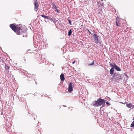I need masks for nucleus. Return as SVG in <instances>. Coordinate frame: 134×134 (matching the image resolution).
<instances>
[{
  "label": "nucleus",
  "mask_w": 134,
  "mask_h": 134,
  "mask_svg": "<svg viewBox=\"0 0 134 134\" xmlns=\"http://www.w3.org/2000/svg\"><path fill=\"white\" fill-rule=\"evenodd\" d=\"M10 27L18 35H20L26 31L25 27L20 25H16V24H10Z\"/></svg>",
  "instance_id": "nucleus-1"
},
{
  "label": "nucleus",
  "mask_w": 134,
  "mask_h": 134,
  "mask_svg": "<svg viewBox=\"0 0 134 134\" xmlns=\"http://www.w3.org/2000/svg\"><path fill=\"white\" fill-rule=\"evenodd\" d=\"M106 100L100 98L98 99L96 101L93 102V105L94 107H99L102 105V107L105 106V103L106 102Z\"/></svg>",
  "instance_id": "nucleus-2"
},
{
  "label": "nucleus",
  "mask_w": 134,
  "mask_h": 134,
  "mask_svg": "<svg viewBox=\"0 0 134 134\" xmlns=\"http://www.w3.org/2000/svg\"><path fill=\"white\" fill-rule=\"evenodd\" d=\"M98 6L99 7V8H105L103 4V2L102 0L100 1H99L98 2Z\"/></svg>",
  "instance_id": "nucleus-3"
},
{
  "label": "nucleus",
  "mask_w": 134,
  "mask_h": 134,
  "mask_svg": "<svg viewBox=\"0 0 134 134\" xmlns=\"http://www.w3.org/2000/svg\"><path fill=\"white\" fill-rule=\"evenodd\" d=\"M121 79V75L120 74H118L116 75V77L114 79V82H116L119 80Z\"/></svg>",
  "instance_id": "nucleus-4"
},
{
  "label": "nucleus",
  "mask_w": 134,
  "mask_h": 134,
  "mask_svg": "<svg viewBox=\"0 0 134 134\" xmlns=\"http://www.w3.org/2000/svg\"><path fill=\"white\" fill-rule=\"evenodd\" d=\"M93 37L94 42L96 43H97L98 42V36L96 34H94Z\"/></svg>",
  "instance_id": "nucleus-5"
},
{
  "label": "nucleus",
  "mask_w": 134,
  "mask_h": 134,
  "mask_svg": "<svg viewBox=\"0 0 134 134\" xmlns=\"http://www.w3.org/2000/svg\"><path fill=\"white\" fill-rule=\"evenodd\" d=\"M73 90L72 83L70 82L69 85L68 87V91L69 92H71Z\"/></svg>",
  "instance_id": "nucleus-6"
},
{
  "label": "nucleus",
  "mask_w": 134,
  "mask_h": 134,
  "mask_svg": "<svg viewBox=\"0 0 134 134\" xmlns=\"http://www.w3.org/2000/svg\"><path fill=\"white\" fill-rule=\"evenodd\" d=\"M116 25L118 26H121V24L119 20V18H118V17L116 18Z\"/></svg>",
  "instance_id": "nucleus-7"
},
{
  "label": "nucleus",
  "mask_w": 134,
  "mask_h": 134,
  "mask_svg": "<svg viewBox=\"0 0 134 134\" xmlns=\"http://www.w3.org/2000/svg\"><path fill=\"white\" fill-rule=\"evenodd\" d=\"M126 105L127 107L131 109H133L134 108V105H133L132 104H126Z\"/></svg>",
  "instance_id": "nucleus-8"
},
{
  "label": "nucleus",
  "mask_w": 134,
  "mask_h": 134,
  "mask_svg": "<svg viewBox=\"0 0 134 134\" xmlns=\"http://www.w3.org/2000/svg\"><path fill=\"white\" fill-rule=\"evenodd\" d=\"M35 8H38V3L37 2V0H35L34 2Z\"/></svg>",
  "instance_id": "nucleus-9"
},
{
  "label": "nucleus",
  "mask_w": 134,
  "mask_h": 134,
  "mask_svg": "<svg viewBox=\"0 0 134 134\" xmlns=\"http://www.w3.org/2000/svg\"><path fill=\"white\" fill-rule=\"evenodd\" d=\"M60 80L61 81H63L64 80L65 78H64V75L63 74H61L60 75Z\"/></svg>",
  "instance_id": "nucleus-10"
},
{
  "label": "nucleus",
  "mask_w": 134,
  "mask_h": 134,
  "mask_svg": "<svg viewBox=\"0 0 134 134\" xmlns=\"http://www.w3.org/2000/svg\"><path fill=\"white\" fill-rule=\"evenodd\" d=\"M115 69L117 71H120L121 70V69L120 68L117 66L116 65H115Z\"/></svg>",
  "instance_id": "nucleus-11"
},
{
  "label": "nucleus",
  "mask_w": 134,
  "mask_h": 134,
  "mask_svg": "<svg viewBox=\"0 0 134 134\" xmlns=\"http://www.w3.org/2000/svg\"><path fill=\"white\" fill-rule=\"evenodd\" d=\"M114 72V69L113 68H111L110 70V74L112 75Z\"/></svg>",
  "instance_id": "nucleus-12"
},
{
  "label": "nucleus",
  "mask_w": 134,
  "mask_h": 134,
  "mask_svg": "<svg viewBox=\"0 0 134 134\" xmlns=\"http://www.w3.org/2000/svg\"><path fill=\"white\" fill-rule=\"evenodd\" d=\"M5 70H6L8 71V72H9V69L10 68L9 66L8 65H6L5 66Z\"/></svg>",
  "instance_id": "nucleus-13"
},
{
  "label": "nucleus",
  "mask_w": 134,
  "mask_h": 134,
  "mask_svg": "<svg viewBox=\"0 0 134 134\" xmlns=\"http://www.w3.org/2000/svg\"><path fill=\"white\" fill-rule=\"evenodd\" d=\"M110 65L113 67L112 68H113L114 69V68H115V65H116L115 64H114V65H113L111 64H110Z\"/></svg>",
  "instance_id": "nucleus-14"
},
{
  "label": "nucleus",
  "mask_w": 134,
  "mask_h": 134,
  "mask_svg": "<svg viewBox=\"0 0 134 134\" xmlns=\"http://www.w3.org/2000/svg\"><path fill=\"white\" fill-rule=\"evenodd\" d=\"M133 121L131 124V127H134V118H133Z\"/></svg>",
  "instance_id": "nucleus-15"
},
{
  "label": "nucleus",
  "mask_w": 134,
  "mask_h": 134,
  "mask_svg": "<svg viewBox=\"0 0 134 134\" xmlns=\"http://www.w3.org/2000/svg\"><path fill=\"white\" fill-rule=\"evenodd\" d=\"M72 33V31L71 30H70L68 33V35L69 36H70L71 35V34Z\"/></svg>",
  "instance_id": "nucleus-16"
},
{
  "label": "nucleus",
  "mask_w": 134,
  "mask_h": 134,
  "mask_svg": "<svg viewBox=\"0 0 134 134\" xmlns=\"http://www.w3.org/2000/svg\"><path fill=\"white\" fill-rule=\"evenodd\" d=\"M4 61V59H2V58L0 56V62Z\"/></svg>",
  "instance_id": "nucleus-17"
},
{
  "label": "nucleus",
  "mask_w": 134,
  "mask_h": 134,
  "mask_svg": "<svg viewBox=\"0 0 134 134\" xmlns=\"http://www.w3.org/2000/svg\"><path fill=\"white\" fill-rule=\"evenodd\" d=\"M94 64V61H93L92 62L91 64H89V65H93Z\"/></svg>",
  "instance_id": "nucleus-18"
},
{
  "label": "nucleus",
  "mask_w": 134,
  "mask_h": 134,
  "mask_svg": "<svg viewBox=\"0 0 134 134\" xmlns=\"http://www.w3.org/2000/svg\"><path fill=\"white\" fill-rule=\"evenodd\" d=\"M41 16H42L45 19L46 18V16L45 15H41Z\"/></svg>",
  "instance_id": "nucleus-19"
},
{
  "label": "nucleus",
  "mask_w": 134,
  "mask_h": 134,
  "mask_svg": "<svg viewBox=\"0 0 134 134\" xmlns=\"http://www.w3.org/2000/svg\"><path fill=\"white\" fill-rule=\"evenodd\" d=\"M69 20V23L70 24V25H72V24H71V21L70 20Z\"/></svg>",
  "instance_id": "nucleus-20"
},
{
  "label": "nucleus",
  "mask_w": 134,
  "mask_h": 134,
  "mask_svg": "<svg viewBox=\"0 0 134 134\" xmlns=\"http://www.w3.org/2000/svg\"><path fill=\"white\" fill-rule=\"evenodd\" d=\"M49 18L50 17L49 16H46V19H47L49 20Z\"/></svg>",
  "instance_id": "nucleus-21"
},
{
  "label": "nucleus",
  "mask_w": 134,
  "mask_h": 134,
  "mask_svg": "<svg viewBox=\"0 0 134 134\" xmlns=\"http://www.w3.org/2000/svg\"><path fill=\"white\" fill-rule=\"evenodd\" d=\"M49 20H51V21H52V20H53V19L52 18H50V17L49 18Z\"/></svg>",
  "instance_id": "nucleus-22"
},
{
  "label": "nucleus",
  "mask_w": 134,
  "mask_h": 134,
  "mask_svg": "<svg viewBox=\"0 0 134 134\" xmlns=\"http://www.w3.org/2000/svg\"><path fill=\"white\" fill-rule=\"evenodd\" d=\"M106 104H108V105H110V104L108 102H106Z\"/></svg>",
  "instance_id": "nucleus-23"
},
{
  "label": "nucleus",
  "mask_w": 134,
  "mask_h": 134,
  "mask_svg": "<svg viewBox=\"0 0 134 134\" xmlns=\"http://www.w3.org/2000/svg\"><path fill=\"white\" fill-rule=\"evenodd\" d=\"M55 11H56L57 12H58V13H59V11L57 10V9H56L55 10Z\"/></svg>",
  "instance_id": "nucleus-24"
},
{
  "label": "nucleus",
  "mask_w": 134,
  "mask_h": 134,
  "mask_svg": "<svg viewBox=\"0 0 134 134\" xmlns=\"http://www.w3.org/2000/svg\"><path fill=\"white\" fill-rule=\"evenodd\" d=\"M76 61V60H75L74 61V62H72V64H74L75 63V62Z\"/></svg>",
  "instance_id": "nucleus-25"
},
{
  "label": "nucleus",
  "mask_w": 134,
  "mask_h": 134,
  "mask_svg": "<svg viewBox=\"0 0 134 134\" xmlns=\"http://www.w3.org/2000/svg\"><path fill=\"white\" fill-rule=\"evenodd\" d=\"M53 6L54 7V8H55V9L56 8V6H55L54 5V4H53Z\"/></svg>",
  "instance_id": "nucleus-26"
},
{
  "label": "nucleus",
  "mask_w": 134,
  "mask_h": 134,
  "mask_svg": "<svg viewBox=\"0 0 134 134\" xmlns=\"http://www.w3.org/2000/svg\"><path fill=\"white\" fill-rule=\"evenodd\" d=\"M88 31L89 33L90 34H91V33L89 31V30H88Z\"/></svg>",
  "instance_id": "nucleus-27"
},
{
  "label": "nucleus",
  "mask_w": 134,
  "mask_h": 134,
  "mask_svg": "<svg viewBox=\"0 0 134 134\" xmlns=\"http://www.w3.org/2000/svg\"><path fill=\"white\" fill-rule=\"evenodd\" d=\"M120 103H122V104H125V103H127L126 102H125V103H123L122 102H121Z\"/></svg>",
  "instance_id": "nucleus-28"
},
{
  "label": "nucleus",
  "mask_w": 134,
  "mask_h": 134,
  "mask_svg": "<svg viewBox=\"0 0 134 134\" xmlns=\"http://www.w3.org/2000/svg\"><path fill=\"white\" fill-rule=\"evenodd\" d=\"M2 113H2V112H1V114H2Z\"/></svg>",
  "instance_id": "nucleus-29"
},
{
  "label": "nucleus",
  "mask_w": 134,
  "mask_h": 134,
  "mask_svg": "<svg viewBox=\"0 0 134 134\" xmlns=\"http://www.w3.org/2000/svg\"><path fill=\"white\" fill-rule=\"evenodd\" d=\"M2 59H4L3 58H2Z\"/></svg>",
  "instance_id": "nucleus-30"
}]
</instances>
